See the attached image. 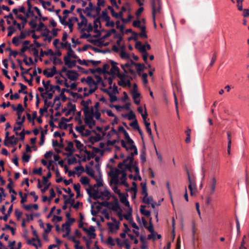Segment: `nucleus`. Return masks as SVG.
<instances>
[{"mask_svg":"<svg viewBox=\"0 0 249 249\" xmlns=\"http://www.w3.org/2000/svg\"><path fill=\"white\" fill-rule=\"evenodd\" d=\"M100 195H102V197H107V200H108L110 198V192L107 190H105L100 193Z\"/></svg>","mask_w":249,"mask_h":249,"instance_id":"nucleus-47","label":"nucleus"},{"mask_svg":"<svg viewBox=\"0 0 249 249\" xmlns=\"http://www.w3.org/2000/svg\"><path fill=\"white\" fill-rule=\"evenodd\" d=\"M75 129L76 131L80 133L81 136H84L83 131L85 130V126L82 125L80 126H76Z\"/></svg>","mask_w":249,"mask_h":249,"instance_id":"nucleus-54","label":"nucleus"},{"mask_svg":"<svg viewBox=\"0 0 249 249\" xmlns=\"http://www.w3.org/2000/svg\"><path fill=\"white\" fill-rule=\"evenodd\" d=\"M54 89H56L57 91H60V87L58 85L53 86L50 85V88L49 89L50 91H52V93H48V99H51L53 96V94L54 93L55 91Z\"/></svg>","mask_w":249,"mask_h":249,"instance_id":"nucleus-13","label":"nucleus"},{"mask_svg":"<svg viewBox=\"0 0 249 249\" xmlns=\"http://www.w3.org/2000/svg\"><path fill=\"white\" fill-rule=\"evenodd\" d=\"M97 87H95L94 89H90L89 90V91L88 92H84L83 94L84 97H87L89 96L90 94H92V93L94 92L97 89Z\"/></svg>","mask_w":249,"mask_h":249,"instance_id":"nucleus-55","label":"nucleus"},{"mask_svg":"<svg viewBox=\"0 0 249 249\" xmlns=\"http://www.w3.org/2000/svg\"><path fill=\"white\" fill-rule=\"evenodd\" d=\"M101 17L104 21H109L110 19V17L107 14V10H105L102 11Z\"/></svg>","mask_w":249,"mask_h":249,"instance_id":"nucleus-30","label":"nucleus"},{"mask_svg":"<svg viewBox=\"0 0 249 249\" xmlns=\"http://www.w3.org/2000/svg\"><path fill=\"white\" fill-rule=\"evenodd\" d=\"M120 170L118 168H115L114 171L113 170L112 168L111 170L108 174L109 176H112V175L117 176L119 177V175L120 174Z\"/></svg>","mask_w":249,"mask_h":249,"instance_id":"nucleus-42","label":"nucleus"},{"mask_svg":"<svg viewBox=\"0 0 249 249\" xmlns=\"http://www.w3.org/2000/svg\"><path fill=\"white\" fill-rule=\"evenodd\" d=\"M37 18V17L35 16V19H32L29 22V24L33 29H35L37 27V24L36 22V19Z\"/></svg>","mask_w":249,"mask_h":249,"instance_id":"nucleus-40","label":"nucleus"},{"mask_svg":"<svg viewBox=\"0 0 249 249\" xmlns=\"http://www.w3.org/2000/svg\"><path fill=\"white\" fill-rule=\"evenodd\" d=\"M87 192L89 196L90 197H92L94 200H97L98 199L102 200L104 199V197H102V195L99 194L98 190L93 188L92 186L91 185H89V189H87Z\"/></svg>","mask_w":249,"mask_h":249,"instance_id":"nucleus-1","label":"nucleus"},{"mask_svg":"<svg viewBox=\"0 0 249 249\" xmlns=\"http://www.w3.org/2000/svg\"><path fill=\"white\" fill-rule=\"evenodd\" d=\"M114 37L115 38H118L117 40L116 41V43L118 46H120V44H121V42L123 40L122 35H121L120 34H115L114 36Z\"/></svg>","mask_w":249,"mask_h":249,"instance_id":"nucleus-41","label":"nucleus"},{"mask_svg":"<svg viewBox=\"0 0 249 249\" xmlns=\"http://www.w3.org/2000/svg\"><path fill=\"white\" fill-rule=\"evenodd\" d=\"M145 228L147 229L149 231L151 232V233L153 234V233H155L154 226L152 222H149V226H147Z\"/></svg>","mask_w":249,"mask_h":249,"instance_id":"nucleus-60","label":"nucleus"},{"mask_svg":"<svg viewBox=\"0 0 249 249\" xmlns=\"http://www.w3.org/2000/svg\"><path fill=\"white\" fill-rule=\"evenodd\" d=\"M111 15L112 17H114L117 18H121L122 19V18L123 16V14L122 12H119L118 13H117L114 11L111 13Z\"/></svg>","mask_w":249,"mask_h":249,"instance_id":"nucleus-56","label":"nucleus"},{"mask_svg":"<svg viewBox=\"0 0 249 249\" xmlns=\"http://www.w3.org/2000/svg\"><path fill=\"white\" fill-rule=\"evenodd\" d=\"M81 183L84 185L89 184V179L87 177H82L80 178Z\"/></svg>","mask_w":249,"mask_h":249,"instance_id":"nucleus-45","label":"nucleus"},{"mask_svg":"<svg viewBox=\"0 0 249 249\" xmlns=\"http://www.w3.org/2000/svg\"><path fill=\"white\" fill-rule=\"evenodd\" d=\"M128 196V194H123V196H119L120 197V201L123 203L125 206L128 207L129 208H131L130 206L129 202L127 199V197Z\"/></svg>","mask_w":249,"mask_h":249,"instance_id":"nucleus-15","label":"nucleus"},{"mask_svg":"<svg viewBox=\"0 0 249 249\" xmlns=\"http://www.w3.org/2000/svg\"><path fill=\"white\" fill-rule=\"evenodd\" d=\"M84 152L87 155V160H89L91 158H94L95 157V154L94 153H91L89 151H88L86 149L84 150Z\"/></svg>","mask_w":249,"mask_h":249,"instance_id":"nucleus-38","label":"nucleus"},{"mask_svg":"<svg viewBox=\"0 0 249 249\" xmlns=\"http://www.w3.org/2000/svg\"><path fill=\"white\" fill-rule=\"evenodd\" d=\"M81 111H78L76 113V115L75 117V120L78 122L79 124H82V121L81 119Z\"/></svg>","mask_w":249,"mask_h":249,"instance_id":"nucleus-46","label":"nucleus"},{"mask_svg":"<svg viewBox=\"0 0 249 249\" xmlns=\"http://www.w3.org/2000/svg\"><path fill=\"white\" fill-rule=\"evenodd\" d=\"M97 182L96 185L97 187H100L103 186V180L100 175L99 178L95 176V178H93Z\"/></svg>","mask_w":249,"mask_h":249,"instance_id":"nucleus-34","label":"nucleus"},{"mask_svg":"<svg viewBox=\"0 0 249 249\" xmlns=\"http://www.w3.org/2000/svg\"><path fill=\"white\" fill-rule=\"evenodd\" d=\"M136 115L132 110H130L128 115V119L129 120L136 119Z\"/></svg>","mask_w":249,"mask_h":249,"instance_id":"nucleus-63","label":"nucleus"},{"mask_svg":"<svg viewBox=\"0 0 249 249\" xmlns=\"http://www.w3.org/2000/svg\"><path fill=\"white\" fill-rule=\"evenodd\" d=\"M17 17L18 18L22 20V28H24L25 25L27 23L28 21L27 19H26V18H25L24 17L22 16V15L20 14H18L17 15Z\"/></svg>","mask_w":249,"mask_h":249,"instance_id":"nucleus-33","label":"nucleus"},{"mask_svg":"<svg viewBox=\"0 0 249 249\" xmlns=\"http://www.w3.org/2000/svg\"><path fill=\"white\" fill-rule=\"evenodd\" d=\"M67 76L71 81H75L79 76V74L74 70H69L67 71Z\"/></svg>","mask_w":249,"mask_h":249,"instance_id":"nucleus-9","label":"nucleus"},{"mask_svg":"<svg viewBox=\"0 0 249 249\" xmlns=\"http://www.w3.org/2000/svg\"><path fill=\"white\" fill-rule=\"evenodd\" d=\"M152 15H153V12H154L155 16H156V13L157 12L160 13V9H161V5L160 2L158 4H156L155 6H153V5H152Z\"/></svg>","mask_w":249,"mask_h":249,"instance_id":"nucleus-28","label":"nucleus"},{"mask_svg":"<svg viewBox=\"0 0 249 249\" xmlns=\"http://www.w3.org/2000/svg\"><path fill=\"white\" fill-rule=\"evenodd\" d=\"M86 82L90 87H91L92 85H95V87H96L95 81L93 79L92 77L91 76L87 77Z\"/></svg>","mask_w":249,"mask_h":249,"instance_id":"nucleus-37","label":"nucleus"},{"mask_svg":"<svg viewBox=\"0 0 249 249\" xmlns=\"http://www.w3.org/2000/svg\"><path fill=\"white\" fill-rule=\"evenodd\" d=\"M77 162V159L73 157L71 159H68V163L69 165H71L76 163Z\"/></svg>","mask_w":249,"mask_h":249,"instance_id":"nucleus-64","label":"nucleus"},{"mask_svg":"<svg viewBox=\"0 0 249 249\" xmlns=\"http://www.w3.org/2000/svg\"><path fill=\"white\" fill-rule=\"evenodd\" d=\"M94 10V7L92 2H90L89 3V6L85 8V9L83 10L84 13H86L88 11H91L92 10Z\"/></svg>","mask_w":249,"mask_h":249,"instance_id":"nucleus-51","label":"nucleus"},{"mask_svg":"<svg viewBox=\"0 0 249 249\" xmlns=\"http://www.w3.org/2000/svg\"><path fill=\"white\" fill-rule=\"evenodd\" d=\"M135 48L137 49L140 52L142 53L143 59L145 63H147L148 53L145 49V46H142L141 41H137L135 44Z\"/></svg>","mask_w":249,"mask_h":249,"instance_id":"nucleus-3","label":"nucleus"},{"mask_svg":"<svg viewBox=\"0 0 249 249\" xmlns=\"http://www.w3.org/2000/svg\"><path fill=\"white\" fill-rule=\"evenodd\" d=\"M216 178L215 177L212 178L211 182V191L210 192V195H213L215 190L216 185Z\"/></svg>","mask_w":249,"mask_h":249,"instance_id":"nucleus-18","label":"nucleus"},{"mask_svg":"<svg viewBox=\"0 0 249 249\" xmlns=\"http://www.w3.org/2000/svg\"><path fill=\"white\" fill-rule=\"evenodd\" d=\"M49 107H53V104H52L51 102H48L47 99L44 100V106L43 108H40L39 109V113L41 116L43 115L44 112H47L48 108Z\"/></svg>","mask_w":249,"mask_h":249,"instance_id":"nucleus-8","label":"nucleus"},{"mask_svg":"<svg viewBox=\"0 0 249 249\" xmlns=\"http://www.w3.org/2000/svg\"><path fill=\"white\" fill-rule=\"evenodd\" d=\"M131 93L134 100L139 98L141 96V94L137 92V91H131Z\"/></svg>","mask_w":249,"mask_h":249,"instance_id":"nucleus-61","label":"nucleus"},{"mask_svg":"<svg viewBox=\"0 0 249 249\" xmlns=\"http://www.w3.org/2000/svg\"><path fill=\"white\" fill-rule=\"evenodd\" d=\"M116 33V31L115 29L113 28L110 30L108 31L107 34L102 36V39H106L107 37H109L111 34H115Z\"/></svg>","mask_w":249,"mask_h":249,"instance_id":"nucleus-39","label":"nucleus"},{"mask_svg":"<svg viewBox=\"0 0 249 249\" xmlns=\"http://www.w3.org/2000/svg\"><path fill=\"white\" fill-rule=\"evenodd\" d=\"M142 201L143 203H145L146 204H149L152 202L154 201L153 197L152 196H147L145 198H143L142 199Z\"/></svg>","mask_w":249,"mask_h":249,"instance_id":"nucleus-35","label":"nucleus"},{"mask_svg":"<svg viewBox=\"0 0 249 249\" xmlns=\"http://www.w3.org/2000/svg\"><path fill=\"white\" fill-rule=\"evenodd\" d=\"M116 28L119 29L121 32L122 33V35H124V25H120V21L118 20L116 22Z\"/></svg>","mask_w":249,"mask_h":249,"instance_id":"nucleus-57","label":"nucleus"},{"mask_svg":"<svg viewBox=\"0 0 249 249\" xmlns=\"http://www.w3.org/2000/svg\"><path fill=\"white\" fill-rule=\"evenodd\" d=\"M186 173L188 176V179L189 182V185H188V188L190 191V195L193 196L196 192V184L194 180L191 179L189 174V170L186 168Z\"/></svg>","mask_w":249,"mask_h":249,"instance_id":"nucleus-4","label":"nucleus"},{"mask_svg":"<svg viewBox=\"0 0 249 249\" xmlns=\"http://www.w3.org/2000/svg\"><path fill=\"white\" fill-rule=\"evenodd\" d=\"M52 177V173L50 171H49L47 173V176H43L42 177V183L44 185V187L43 189H41V191L42 193H45L47 191L49 187L51 185V183L48 182L49 178Z\"/></svg>","mask_w":249,"mask_h":249,"instance_id":"nucleus-5","label":"nucleus"},{"mask_svg":"<svg viewBox=\"0 0 249 249\" xmlns=\"http://www.w3.org/2000/svg\"><path fill=\"white\" fill-rule=\"evenodd\" d=\"M78 227L80 228H82L84 231L87 233L90 239H95L96 238V234L94 232L95 231L94 227L91 226L89 227V229H88L83 226V222L80 221H79Z\"/></svg>","mask_w":249,"mask_h":249,"instance_id":"nucleus-2","label":"nucleus"},{"mask_svg":"<svg viewBox=\"0 0 249 249\" xmlns=\"http://www.w3.org/2000/svg\"><path fill=\"white\" fill-rule=\"evenodd\" d=\"M130 125L132 126L134 129L137 130L139 129V125L138 123V121L137 119H135L134 121L131 122L130 124Z\"/></svg>","mask_w":249,"mask_h":249,"instance_id":"nucleus-49","label":"nucleus"},{"mask_svg":"<svg viewBox=\"0 0 249 249\" xmlns=\"http://www.w3.org/2000/svg\"><path fill=\"white\" fill-rule=\"evenodd\" d=\"M68 51L67 53V55L64 57H69V58H73L75 59H78V57L74 53V51L71 49V44H69V47H68Z\"/></svg>","mask_w":249,"mask_h":249,"instance_id":"nucleus-14","label":"nucleus"},{"mask_svg":"<svg viewBox=\"0 0 249 249\" xmlns=\"http://www.w3.org/2000/svg\"><path fill=\"white\" fill-rule=\"evenodd\" d=\"M92 132L95 134V136H90L89 139V141L91 143V144H93L94 142H99L103 139V138L95 130H92Z\"/></svg>","mask_w":249,"mask_h":249,"instance_id":"nucleus-11","label":"nucleus"},{"mask_svg":"<svg viewBox=\"0 0 249 249\" xmlns=\"http://www.w3.org/2000/svg\"><path fill=\"white\" fill-rule=\"evenodd\" d=\"M141 185L142 186V194L144 196L143 198H145L148 196V192L147 190V187H146V183L145 182H142L141 183Z\"/></svg>","mask_w":249,"mask_h":249,"instance_id":"nucleus-24","label":"nucleus"},{"mask_svg":"<svg viewBox=\"0 0 249 249\" xmlns=\"http://www.w3.org/2000/svg\"><path fill=\"white\" fill-rule=\"evenodd\" d=\"M29 74L30 75L31 78L30 79H29V81H28V83L30 86H33L32 81L34 79V76H35L37 75V72H36V70L35 69L34 71L33 72V73L31 74V73H29Z\"/></svg>","mask_w":249,"mask_h":249,"instance_id":"nucleus-36","label":"nucleus"},{"mask_svg":"<svg viewBox=\"0 0 249 249\" xmlns=\"http://www.w3.org/2000/svg\"><path fill=\"white\" fill-rule=\"evenodd\" d=\"M18 84L20 87V89L18 90V92L19 93L27 94V91L25 90L27 88V86L21 83H19Z\"/></svg>","mask_w":249,"mask_h":249,"instance_id":"nucleus-32","label":"nucleus"},{"mask_svg":"<svg viewBox=\"0 0 249 249\" xmlns=\"http://www.w3.org/2000/svg\"><path fill=\"white\" fill-rule=\"evenodd\" d=\"M64 61L65 65L70 69L76 66V61L75 60H71V58H69V57H64Z\"/></svg>","mask_w":249,"mask_h":249,"instance_id":"nucleus-10","label":"nucleus"},{"mask_svg":"<svg viewBox=\"0 0 249 249\" xmlns=\"http://www.w3.org/2000/svg\"><path fill=\"white\" fill-rule=\"evenodd\" d=\"M13 211V205H12L8 209L6 213L4 214L3 217H0V219H3L4 221H6Z\"/></svg>","mask_w":249,"mask_h":249,"instance_id":"nucleus-27","label":"nucleus"},{"mask_svg":"<svg viewBox=\"0 0 249 249\" xmlns=\"http://www.w3.org/2000/svg\"><path fill=\"white\" fill-rule=\"evenodd\" d=\"M65 150L68 153H63L64 155H67L68 157L71 156L73 152L75 151V149L73 147V144L72 142H68V146L65 148Z\"/></svg>","mask_w":249,"mask_h":249,"instance_id":"nucleus-7","label":"nucleus"},{"mask_svg":"<svg viewBox=\"0 0 249 249\" xmlns=\"http://www.w3.org/2000/svg\"><path fill=\"white\" fill-rule=\"evenodd\" d=\"M120 72V69L118 67L116 66H113L109 71V74L111 75H114L115 74L116 72L117 73H118Z\"/></svg>","mask_w":249,"mask_h":249,"instance_id":"nucleus-31","label":"nucleus"},{"mask_svg":"<svg viewBox=\"0 0 249 249\" xmlns=\"http://www.w3.org/2000/svg\"><path fill=\"white\" fill-rule=\"evenodd\" d=\"M145 208H146L145 205H141L140 207V211L141 214L148 217L150 216L151 213L150 211L146 210L145 209Z\"/></svg>","mask_w":249,"mask_h":249,"instance_id":"nucleus-23","label":"nucleus"},{"mask_svg":"<svg viewBox=\"0 0 249 249\" xmlns=\"http://www.w3.org/2000/svg\"><path fill=\"white\" fill-rule=\"evenodd\" d=\"M53 62L54 65H56L58 64L62 65L63 64V62L62 61L61 59L59 58H57L56 56L53 57Z\"/></svg>","mask_w":249,"mask_h":249,"instance_id":"nucleus-52","label":"nucleus"},{"mask_svg":"<svg viewBox=\"0 0 249 249\" xmlns=\"http://www.w3.org/2000/svg\"><path fill=\"white\" fill-rule=\"evenodd\" d=\"M75 111H76V106H75V105H73L72 106V107H71L69 110L67 109V111H66L65 113V116H68L71 113V112H73V114H74V112Z\"/></svg>","mask_w":249,"mask_h":249,"instance_id":"nucleus-44","label":"nucleus"},{"mask_svg":"<svg viewBox=\"0 0 249 249\" xmlns=\"http://www.w3.org/2000/svg\"><path fill=\"white\" fill-rule=\"evenodd\" d=\"M52 145L53 147H59L60 148H63L64 144L63 143H59L56 140H53Z\"/></svg>","mask_w":249,"mask_h":249,"instance_id":"nucleus-48","label":"nucleus"},{"mask_svg":"<svg viewBox=\"0 0 249 249\" xmlns=\"http://www.w3.org/2000/svg\"><path fill=\"white\" fill-rule=\"evenodd\" d=\"M85 116L84 121L85 124L89 128L91 129L96 124V122L93 119L94 116L92 115H89V114L86 115Z\"/></svg>","mask_w":249,"mask_h":249,"instance_id":"nucleus-6","label":"nucleus"},{"mask_svg":"<svg viewBox=\"0 0 249 249\" xmlns=\"http://www.w3.org/2000/svg\"><path fill=\"white\" fill-rule=\"evenodd\" d=\"M68 221L66 222L65 223L63 224L62 225V231H64V227L65 226H71L72 224L75 221V218H70L67 219Z\"/></svg>","mask_w":249,"mask_h":249,"instance_id":"nucleus-26","label":"nucleus"},{"mask_svg":"<svg viewBox=\"0 0 249 249\" xmlns=\"http://www.w3.org/2000/svg\"><path fill=\"white\" fill-rule=\"evenodd\" d=\"M68 126V124H67L66 123L63 122L62 121H60L59 123L58 126H57V127L60 129L64 128V129H67Z\"/></svg>","mask_w":249,"mask_h":249,"instance_id":"nucleus-58","label":"nucleus"},{"mask_svg":"<svg viewBox=\"0 0 249 249\" xmlns=\"http://www.w3.org/2000/svg\"><path fill=\"white\" fill-rule=\"evenodd\" d=\"M85 171L88 175L90 176L92 178H95L94 171L92 168L88 165H86L85 166Z\"/></svg>","mask_w":249,"mask_h":249,"instance_id":"nucleus-20","label":"nucleus"},{"mask_svg":"<svg viewBox=\"0 0 249 249\" xmlns=\"http://www.w3.org/2000/svg\"><path fill=\"white\" fill-rule=\"evenodd\" d=\"M9 143L12 144L16 145L18 141V139L16 138L14 135L10 137Z\"/></svg>","mask_w":249,"mask_h":249,"instance_id":"nucleus-50","label":"nucleus"},{"mask_svg":"<svg viewBox=\"0 0 249 249\" xmlns=\"http://www.w3.org/2000/svg\"><path fill=\"white\" fill-rule=\"evenodd\" d=\"M8 180L9 181V183L7 185V188L9 190V192L12 193L15 195H17V193L16 192V191L13 189H12V187L14 186V184L12 178H9Z\"/></svg>","mask_w":249,"mask_h":249,"instance_id":"nucleus-22","label":"nucleus"},{"mask_svg":"<svg viewBox=\"0 0 249 249\" xmlns=\"http://www.w3.org/2000/svg\"><path fill=\"white\" fill-rule=\"evenodd\" d=\"M132 213V208H129V211L125 214L124 215V218L126 220H129V218L131 217Z\"/></svg>","mask_w":249,"mask_h":249,"instance_id":"nucleus-53","label":"nucleus"},{"mask_svg":"<svg viewBox=\"0 0 249 249\" xmlns=\"http://www.w3.org/2000/svg\"><path fill=\"white\" fill-rule=\"evenodd\" d=\"M108 209L116 212L122 209L119 203H113V202H110V206Z\"/></svg>","mask_w":249,"mask_h":249,"instance_id":"nucleus-16","label":"nucleus"},{"mask_svg":"<svg viewBox=\"0 0 249 249\" xmlns=\"http://www.w3.org/2000/svg\"><path fill=\"white\" fill-rule=\"evenodd\" d=\"M140 158L141 161L142 163H144L146 161L145 146L144 143L142 149L141 150Z\"/></svg>","mask_w":249,"mask_h":249,"instance_id":"nucleus-25","label":"nucleus"},{"mask_svg":"<svg viewBox=\"0 0 249 249\" xmlns=\"http://www.w3.org/2000/svg\"><path fill=\"white\" fill-rule=\"evenodd\" d=\"M54 52L52 51L51 49H48L47 51H43L42 49L40 51V57H43L44 55H53ZM40 61H42V59L41 58H40L39 59Z\"/></svg>","mask_w":249,"mask_h":249,"instance_id":"nucleus-19","label":"nucleus"},{"mask_svg":"<svg viewBox=\"0 0 249 249\" xmlns=\"http://www.w3.org/2000/svg\"><path fill=\"white\" fill-rule=\"evenodd\" d=\"M30 159V156L29 155H28V154H26L25 153H23L22 157V159L23 161L27 162L29 161Z\"/></svg>","mask_w":249,"mask_h":249,"instance_id":"nucleus-62","label":"nucleus"},{"mask_svg":"<svg viewBox=\"0 0 249 249\" xmlns=\"http://www.w3.org/2000/svg\"><path fill=\"white\" fill-rule=\"evenodd\" d=\"M70 13L67 9H65L63 11V14H64V16L62 17L60 15H58V17L59 19V21L61 24H63L65 22H66V20L68 17V15Z\"/></svg>","mask_w":249,"mask_h":249,"instance_id":"nucleus-17","label":"nucleus"},{"mask_svg":"<svg viewBox=\"0 0 249 249\" xmlns=\"http://www.w3.org/2000/svg\"><path fill=\"white\" fill-rule=\"evenodd\" d=\"M8 33L7 34L8 36H11L16 31L15 29L12 26H10L7 28Z\"/></svg>","mask_w":249,"mask_h":249,"instance_id":"nucleus-59","label":"nucleus"},{"mask_svg":"<svg viewBox=\"0 0 249 249\" xmlns=\"http://www.w3.org/2000/svg\"><path fill=\"white\" fill-rule=\"evenodd\" d=\"M131 64L137 67V71L139 76L141 75V72L142 71L145 69H146V67L143 64L136 63L133 60H131Z\"/></svg>","mask_w":249,"mask_h":249,"instance_id":"nucleus-12","label":"nucleus"},{"mask_svg":"<svg viewBox=\"0 0 249 249\" xmlns=\"http://www.w3.org/2000/svg\"><path fill=\"white\" fill-rule=\"evenodd\" d=\"M30 41L29 40H25L23 42V46L20 49V51L19 54L24 53V52L30 49V47L27 46V45L29 44Z\"/></svg>","mask_w":249,"mask_h":249,"instance_id":"nucleus-21","label":"nucleus"},{"mask_svg":"<svg viewBox=\"0 0 249 249\" xmlns=\"http://www.w3.org/2000/svg\"><path fill=\"white\" fill-rule=\"evenodd\" d=\"M132 184V187L130 189L127 188L126 189V191H132L134 194H137V184L134 181L133 182Z\"/></svg>","mask_w":249,"mask_h":249,"instance_id":"nucleus-43","label":"nucleus"},{"mask_svg":"<svg viewBox=\"0 0 249 249\" xmlns=\"http://www.w3.org/2000/svg\"><path fill=\"white\" fill-rule=\"evenodd\" d=\"M72 18H69L68 21H66L64 23H63V24H62V25H64L65 26H68L69 28L70 32H72V29H73V23H72Z\"/></svg>","mask_w":249,"mask_h":249,"instance_id":"nucleus-29","label":"nucleus"}]
</instances>
